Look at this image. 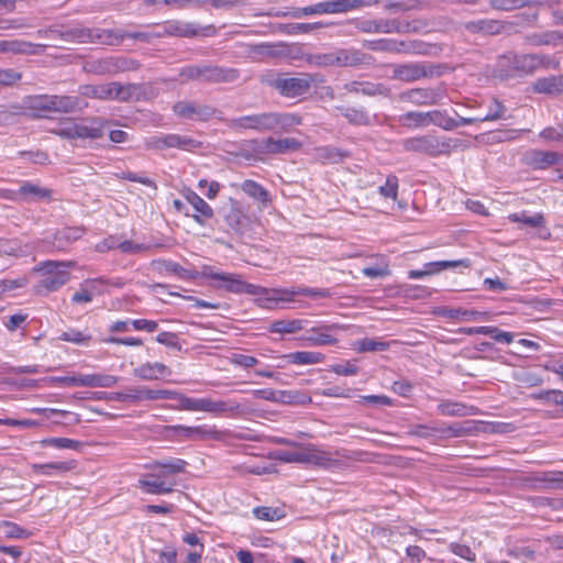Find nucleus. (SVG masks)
Masks as SVG:
<instances>
[{
	"label": "nucleus",
	"mask_w": 563,
	"mask_h": 563,
	"mask_svg": "<svg viewBox=\"0 0 563 563\" xmlns=\"http://www.w3.org/2000/svg\"><path fill=\"white\" fill-rule=\"evenodd\" d=\"M333 328V325H307V328L299 336H297V339L305 342V346L335 345L338 340L330 333Z\"/></svg>",
	"instance_id": "obj_18"
},
{
	"label": "nucleus",
	"mask_w": 563,
	"mask_h": 563,
	"mask_svg": "<svg viewBox=\"0 0 563 563\" xmlns=\"http://www.w3.org/2000/svg\"><path fill=\"white\" fill-rule=\"evenodd\" d=\"M169 429L181 439L202 441V440H216L223 441L227 438V431H220L214 426H172Z\"/></svg>",
	"instance_id": "obj_14"
},
{
	"label": "nucleus",
	"mask_w": 563,
	"mask_h": 563,
	"mask_svg": "<svg viewBox=\"0 0 563 563\" xmlns=\"http://www.w3.org/2000/svg\"><path fill=\"white\" fill-rule=\"evenodd\" d=\"M379 194L385 198L396 199L398 194V178L389 175L386 183L378 188Z\"/></svg>",
	"instance_id": "obj_64"
},
{
	"label": "nucleus",
	"mask_w": 563,
	"mask_h": 563,
	"mask_svg": "<svg viewBox=\"0 0 563 563\" xmlns=\"http://www.w3.org/2000/svg\"><path fill=\"white\" fill-rule=\"evenodd\" d=\"M468 333H483L490 335L497 342L511 343L514 342L515 334L510 332L500 331L494 327H478L468 329Z\"/></svg>",
	"instance_id": "obj_48"
},
{
	"label": "nucleus",
	"mask_w": 563,
	"mask_h": 563,
	"mask_svg": "<svg viewBox=\"0 0 563 563\" xmlns=\"http://www.w3.org/2000/svg\"><path fill=\"white\" fill-rule=\"evenodd\" d=\"M324 81V76L318 73H301L299 76L290 77L286 73L268 70L261 76L262 84L288 99L303 97L309 93L312 86Z\"/></svg>",
	"instance_id": "obj_3"
},
{
	"label": "nucleus",
	"mask_w": 563,
	"mask_h": 563,
	"mask_svg": "<svg viewBox=\"0 0 563 563\" xmlns=\"http://www.w3.org/2000/svg\"><path fill=\"white\" fill-rule=\"evenodd\" d=\"M73 262L45 261L35 269L43 273V278L37 285V292L42 290L52 292L58 290L69 280V273L60 267H73Z\"/></svg>",
	"instance_id": "obj_9"
},
{
	"label": "nucleus",
	"mask_w": 563,
	"mask_h": 563,
	"mask_svg": "<svg viewBox=\"0 0 563 563\" xmlns=\"http://www.w3.org/2000/svg\"><path fill=\"white\" fill-rule=\"evenodd\" d=\"M318 157L327 163H339L346 155L336 147L323 146L317 150Z\"/></svg>",
	"instance_id": "obj_57"
},
{
	"label": "nucleus",
	"mask_w": 563,
	"mask_h": 563,
	"mask_svg": "<svg viewBox=\"0 0 563 563\" xmlns=\"http://www.w3.org/2000/svg\"><path fill=\"white\" fill-rule=\"evenodd\" d=\"M397 341H382L376 339H363L357 343L358 352H375L393 349Z\"/></svg>",
	"instance_id": "obj_51"
},
{
	"label": "nucleus",
	"mask_w": 563,
	"mask_h": 563,
	"mask_svg": "<svg viewBox=\"0 0 563 563\" xmlns=\"http://www.w3.org/2000/svg\"><path fill=\"white\" fill-rule=\"evenodd\" d=\"M241 189L253 199L267 203L269 202V192L258 183L247 179L241 185Z\"/></svg>",
	"instance_id": "obj_47"
},
{
	"label": "nucleus",
	"mask_w": 563,
	"mask_h": 563,
	"mask_svg": "<svg viewBox=\"0 0 563 563\" xmlns=\"http://www.w3.org/2000/svg\"><path fill=\"white\" fill-rule=\"evenodd\" d=\"M435 313L443 318L460 321H487L489 319L488 312L475 309L439 307Z\"/></svg>",
	"instance_id": "obj_22"
},
{
	"label": "nucleus",
	"mask_w": 563,
	"mask_h": 563,
	"mask_svg": "<svg viewBox=\"0 0 563 563\" xmlns=\"http://www.w3.org/2000/svg\"><path fill=\"white\" fill-rule=\"evenodd\" d=\"M429 125H437L445 131H451L457 128L455 119L448 115L445 111L432 110L428 111Z\"/></svg>",
	"instance_id": "obj_45"
},
{
	"label": "nucleus",
	"mask_w": 563,
	"mask_h": 563,
	"mask_svg": "<svg viewBox=\"0 0 563 563\" xmlns=\"http://www.w3.org/2000/svg\"><path fill=\"white\" fill-rule=\"evenodd\" d=\"M243 219V212L239 208H232L224 217L225 223L234 232L242 230Z\"/></svg>",
	"instance_id": "obj_59"
},
{
	"label": "nucleus",
	"mask_w": 563,
	"mask_h": 563,
	"mask_svg": "<svg viewBox=\"0 0 563 563\" xmlns=\"http://www.w3.org/2000/svg\"><path fill=\"white\" fill-rule=\"evenodd\" d=\"M104 121L92 118L87 122H78V139L97 140L103 135Z\"/></svg>",
	"instance_id": "obj_37"
},
{
	"label": "nucleus",
	"mask_w": 563,
	"mask_h": 563,
	"mask_svg": "<svg viewBox=\"0 0 563 563\" xmlns=\"http://www.w3.org/2000/svg\"><path fill=\"white\" fill-rule=\"evenodd\" d=\"M434 66L429 63H406L393 65V78L405 82L417 81L434 75Z\"/></svg>",
	"instance_id": "obj_13"
},
{
	"label": "nucleus",
	"mask_w": 563,
	"mask_h": 563,
	"mask_svg": "<svg viewBox=\"0 0 563 563\" xmlns=\"http://www.w3.org/2000/svg\"><path fill=\"white\" fill-rule=\"evenodd\" d=\"M400 145L405 152L423 154L437 157L449 154L453 147L452 140L435 134H423L401 140Z\"/></svg>",
	"instance_id": "obj_8"
},
{
	"label": "nucleus",
	"mask_w": 563,
	"mask_h": 563,
	"mask_svg": "<svg viewBox=\"0 0 563 563\" xmlns=\"http://www.w3.org/2000/svg\"><path fill=\"white\" fill-rule=\"evenodd\" d=\"M300 124L299 115L278 111L252 113L227 121V125L236 132L252 130L258 133L289 132L294 126Z\"/></svg>",
	"instance_id": "obj_2"
},
{
	"label": "nucleus",
	"mask_w": 563,
	"mask_h": 563,
	"mask_svg": "<svg viewBox=\"0 0 563 563\" xmlns=\"http://www.w3.org/2000/svg\"><path fill=\"white\" fill-rule=\"evenodd\" d=\"M179 76L186 80H203L210 84L233 82L240 77L235 68L210 64L188 65L180 69Z\"/></svg>",
	"instance_id": "obj_7"
},
{
	"label": "nucleus",
	"mask_w": 563,
	"mask_h": 563,
	"mask_svg": "<svg viewBox=\"0 0 563 563\" xmlns=\"http://www.w3.org/2000/svg\"><path fill=\"white\" fill-rule=\"evenodd\" d=\"M33 44L19 40H0V53L29 54Z\"/></svg>",
	"instance_id": "obj_50"
},
{
	"label": "nucleus",
	"mask_w": 563,
	"mask_h": 563,
	"mask_svg": "<svg viewBox=\"0 0 563 563\" xmlns=\"http://www.w3.org/2000/svg\"><path fill=\"white\" fill-rule=\"evenodd\" d=\"M549 58L540 54H517L508 52L498 57L495 75L500 79H510L533 74L541 67H548Z\"/></svg>",
	"instance_id": "obj_4"
},
{
	"label": "nucleus",
	"mask_w": 563,
	"mask_h": 563,
	"mask_svg": "<svg viewBox=\"0 0 563 563\" xmlns=\"http://www.w3.org/2000/svg\"><path fill=\"white\" fill-rule=\"evenodd\" d=\"M176 409L188 411H203L214 416H234L244 410V407L232 399L213 400L211 398H190L185 395L179 396V404Z\"/></svg>",
	"instance_id": "obj_6"
},
{
	"label": "nucleus",
	"mask_w": 563,
	"mask_h": 563,
	"mask_svg": "<svg viewBox=\"0 0 563 563\" xmlns=\"http://www.w3.org/2000/svg\"><path fill=\"white\" fill-rule=\"evenodd\" d=\"M507 24L503 21L493 19H482L470 21L464 24V29L473 34L496 35L504 32Z\"/></svg>",
	"instance_id": "obj_24"
},
{
	"label": "nucleus",
	"mask_w": 563,
	"mask_h": 563,
	"mask_svg": "<svg viewBox=\"0 0 563 563\" xmlns=\"http://www.w3.org/2000/svg\"><path fill=\"white\" fill-rule=\"evenodd\" d=\"M302 146V143L295 137H285V139H273L267 137L261 141L252 140L250 141V147L258 154H286L290 152L299 151Z\"/></svg>",
	"instance_id": "obj_11"
},
{
	"label": "nucleus",
	"mask_w": 563,
	"mask_h": 563,
	"mask_svg": "<svg viewBox=\"0 0 563 563\" xmlns=\"http://www.w3.org/2000/svg\"><path fill=\"white\" fill-rule=\"evenodd\" d=\"M52 112L70 113L81 109L80 99L76 96L51 95Z\"/></svg>",
	"instance_id": "obj_35"
},
{
	"label": "nucleus",
	"mask_w": 563,
	"mask_h": 563,
	"mask_svg": "<svg viewBox=\"0 0 563 563\" xmlns=\"http://www.w3.org/2000/svg\"><path fill=\"white\" fill-rule=\"evenodd\" d=\"M80 96L98 100L112 99V82L100 85H81L78 88Z\"/></svg>",
	"instance_id": "obj_36"
},
{
	"label": "nucleus",
	"mask_w": 563,
	"mask_h": 563,
	"mask_svg": "<svg viewBox=\"0 0 563 563\" xmlns=\"http://www.w3.org/2000/svg\"><path fill=\"white\" fill-rule=\"evenodd\" d=\"M161 37L164 36H180V37H194L198 35L199 30L195 23L181 22L177 20L167 21L159 26Z\"/></svg>",
	"instance_id": "obj_23"
},
{
	"label": "nucleus",
	"mask_w": 563,
	"mask_h": 563,
	"mask_svg": "<svg viewBox=\"0 0 563 563\" xmlns=\"http://www.w3.org/2000/svg\"><path fill=\"white\" fill-rule=\"evenodd\" d=\"M34 473L43 474V475H53V474H62L66 473L75 467L74 461H59V462H51L44 464H32L31 465Z\"/></svg>",
	"instance_id": "obj_40"
},
{
	"label": "nucleus",
	"mask_w": 563,
	"mask_h": 563,
	"mask_svg": "<svg viewBox=\"0 0 563 563\" xmlns=\"http://www.w3.org/2000/svg\"><path fill=\"white\" fill-rule=\"evenodd\" d=\"M154 264L157 265L159 269L175 274L181 278L190 277L189 272L176 262L158 260L155 261Z\"/></svg>",
	"instance_id": "obj_58"
},
{
	"label": "nucleus",
	"mask_w": 563,
	"mask_h": 563,
	"mask_svg": "<svg viewBox=\"0 0 563 563\" xmlns=\"http://www.w3.org/2000/svg\"><path fill=\"white\" fill-rule=\"evenodd\" d=\"M183 196L192 206L195 213L191 217L198 224L203 225L207 220L213 217L214 212L211 206L197 192L187 188L183 191Z\"/></svg>",
	"instance_id": "obj_21"
},
{
	"label": "nucleus",
	"mask_w": 563,
	"mask_h": 563,
	"mask_svg": "<svg viewBox=\"0 0 563 563\" xmlns=\"http://www.w3.org/2000/svg\"><path fill=\"white\" fill-rule=\"evenodd\" d=\"M310 324L311 322L307 319L285 318L272 321L268 324L267 330L273 334H278L280 339H285L289 335H296L297 338L302 333L307 325Z\"/></svg>",
	"instance_id": "obj_19"
},
{
	"label": "nucleus",
	"mask_w": 563,
	"mask_h": 563,
	"mask_svg": "<svg viewBox=\"0 0 563 563\" xmlns=\"http://www.w3.org/2000/svg\"><path fill=\"white\" fill-rule=\"evenodd\" d=\"M141 88L136 84H120L112 81V99L120 102H129L139 99Z\"/></svg>",
	"instance_id": "obj_33"
},
{
	"label": "nucleus",
	"mask_w": 563,
	"mask_h": 563,
	"mask_svg": "<svg viewBox=\"0 0 563 563\" xmlns=\"http://www.w3.org/2000/svg\"><path fill=\"white\" fill-rule=\"evenodd\" d=\"M143 400H158V399H177L181 394L175 390L167 389H150L147 387H141Z\"/></svg>",
	"instance_id": "obj_53"
},
{
	"label": "nucleus",
	"mask_w": 563,
	"mask_h": 563,
	"mask_svg": "<svg viewBox=\"0 0 563 563\" xmlns=\"http://www.w3.org/2000/svg\"><path fill=\"white\" fill-rule=\"evenodd\" d=\"M307 463H313L323 467H331L335 461L325 452L312 451L307 452Z\"/></svg>",
	"instance_id": "obj_62"
},
{
	"label": "nucleus",
	"mask_w": 563,
	"mask_h": 563,
	"mask_svg": "<svg viewBox=\"0 0 563 563\" xmlns=\"http://www.w3.org/2000/svg\"><path fill=\"white\" fill-rule=\"evenodd\" d=\"M0 527L4 536L10 539H27L32 536V532L11 521H2Z\"/></svg>",
	"instance_id": "obj_55"
},
{
	"label": "nucleus",
	"mask_w": 563,
	"mask_h": 563,
	"mask_svg": "<svg viewBox=\"0 0 563 563\" xmlns=\"http://www.w3.org/2000/svg\"><path fill=\"white\" fill-rule=\"evenodd\" d=\"M478 430L477 423L472 420L464 422H453L451 424H443L440 428L433 427L432 431L441 433L444 437H465L476 433Z\"/></svg>",
	"instance_id": "obj_26"
},
{
	"label": "nucleus",
	"mask_w": 563,
	"mask_h": 563,
	"mask_svg": "<svg viewBox=\"0 0 563 563\" xmlns=\"http://www.w3.org/2000/svg\"><path fill=\"white\" fill-rule=\"evenodd\" d=\"M118 382V377L112 375L91 374L86 375V387H111Z\"/></svg>",
	"instance_id": "obj_54"
},
{
	"label": "nucleus",
	"mask_w": 563,
	"mask_h": 563,
	"mask_svg": "<svg viewBox=\"0 0 563 563\" xmlns=\"http://www.w3.org/2000/svg\"><path fill=\"white\" fill-rule=\"evenodd\" d=\"M253 514L255 518L266 521H275L284 516L279 508L273 507H256L254 508Z\"/></svg>",
	"instance_id": "obj_60"
},
{
	"label": "nucleus",
	"mask_w": 563,
	"mask_h": 563,
	"mask_svg": "<svg viewBox=\"0 0 563 563\" xmlns=\"http://www.w3.org/2000/svg\"><path fill=\"white\" fill-rule=\"evenodd\" d=\"M360 30L365 33H407L410 31V24L387 19L365 20L360 23Z\"/></svg>",
	"instance_id": "obj_20"
},
{
	"label": "nucleus",
	"mask_w": 563,
	"mask_h": 563,
	"mask_svg": "<svg viewBox=\"0 0 563 563\" xmlns=\"http://www.w3.org/2000/svg\"><path fill=\"white\" fill-rule=\"evenodd\" d=\"M438 411L442 416L465 417L476 415L478 409L474 406H468L457 401L442 400L438 405Z\"/></svg>",
	"instance_id": "obj_27"
},
{
	"label": "nucleus",
	"mask_w": 563,
	"mask_h": 563,
	"mask_svg": "<svg viewBox=\"0 0 563 563\" xmlns=\"http://www.w3.org/2000/svg\"><path fill=\"white\" fill-rule=\"evenodd\" d=\"M170 374V369L162 363H146L134 368V375L144 380L161 379Z\"/></svg>",
	"instance_id": "obj_30"
},
{
	"label": "nucleus",
	"mask_w": 563,
	"mask_h": 563,
	"mask_svg": "<svg viewBox=\"0 0 563 563\" xmlns=\"http://www.w3.org/2000/svg\"><path fill=\"white\" fill-rule=\"evenodd\" d=\"M140 63L132 58L110 56L88 63V70L96 75H117L119 73L134 71Z\"/></svg>",
	"instance_id": "obj_10"
},
{
	"label": "nucleus",
	"mask_w": 563,
	"mask_h": 563,
	"mask_svg": "<svg viewBox=\"0 0 563 563\" xmlns=\"http://www.w3.org/2000/svg\"><path fill=\"white\" fill-rule=\"evenodd\" d=\"M201 276L221 282L216 286L217 288L225 289L232 294L255 296V302L261 308L274 309L279 302H290L294 299V292L289 288H265L243 280L241 275L216 272L210 266L202 268Z\"/></svg>",
	"instance_id": "obj_1"
},
{
	"label": "nucleus",
	"mask_w": 563,
	"mask_h": 563,
	"mask_svg": "<svg viewBox=\"0 0 563 563\" xmlns=\"http://www.w3.org/2000/svg\"><path fill=\"white\" fill-rule=\"evenodd\" d=\"M527 41L534 46L556 45L561 43V32L545 31L542 33H533L527 36Z\"/></svg>",
	"instance_id": "obj_46"
},
{
	"label": "nucleus",
	"mask_w": 563,
	"mask_h": 563,
	"mask_svg": "<svg viewBox=\"0 0 563 563\" xmlns=\"http://www.w3.org/2000/svg\"><path fill=\"white\" fill-rule=\"evenodd\" d=\"M506 111L505 106L498 100L493 99L488 106V112L485 117L479 118L481 122L484 121H495L501 119Z\"/></svg>",
	"instance_id": "obj_63"
},
{
	"label": "nucleus",
	"mask_w": 563,
	"mask_h": 563,
	"mask_svg": "<svg viewBox=\"0 0 563 563\" xmlns=\"http://www.w3.org/2000/svg\"><path fill=\"white\" fill-rule=\"evenodd\" d=\"M560 162L556 152L534 150L529 153V164L536 169H545Z\"/></svg>",
	"instance_id": "obj_34"
},
{
	"label": "nucleus",
	"mask_w": 563,
	"mask_h": 563,
	"mask_svg": "<svg viewBox=\"0 0 563 563\" xmlns=\"http://www.w3.org/2000/svg\"><path fill=\"white\" fill-rule=\"evenodd\" d=\"M60 340L71 342L79 345H88L90 341V335L86 334L85 332L70 329L68 331H65L59 336Z\"/></svg>",
	"instance_id": "obj_61"
},
{
	"label": "nucleus",
	"mask_w": 563,
	"mask_h": 563,
	"mask_svg": "<svg viewBox=\"0 0 563 563\" xmlns=\"http://www.w3.org/2000/svg\"><path fill=\"white\" fill-rule=\"evenodd\" d=\"M531 89L536 93L561 95L563 93V75H551L536 79Z\"/></svg>",
	"instance_id": "obj_25"
},
{
	"label": "nucleus",
	"mask_w": 563,
	"mask_h": 563,
	"mask_svg": "<svg viewBox=\"0 0 563 563\" xmlns=\"http://www.w3.org/2000/svg\"><path fill=\"white\" fill-rule=\"evenodd\" d=\"M91 43L102 45H119L125 37L126 32L120 29H92Z\"/></svg>",
	"instance_id": "obj_28"
},
{
	"label": "nucleus",
	"mask_w": 563,
	"mask_h": 563,
	"mask_svg": "<svg viewBox=\"0 0 563 563\" xmlns=\"http://www.w3.org/2000/svg\"><path fill=\"white\" fill-rule=\"evenodd\" d=\"M540 0H489V5L499 11H512L521 8H531Z\"/></svg>",
	"instance_id": "obj_44"
},
{
	"label": "nucleus",
	"mask_w": 563,
	"mask_h": 563,
	"mask_svg": "<svg viewBox=\"0 0 563 563\" xmlns=\"http://www.w3.org/2000/svg\"><path fill=\"white\" fill-rule=\"evenodd\" d=\"M371 57L358 49L339 48L328 53L308 55L306 60L314 67H356L367 63Z\"/></svg>",
	"instance_id": "obj_5"
},
{
	"label": "nucleus",
	"mask_w": 563,
	"mask_h": 563,
	"mask_svg": "<svg viewBox=\"0 0 563 563\" xmlns=\"http://www.w3.org/2000/svg\"><path fill=\"white\" fill-rule=\"evenodd\" d=\"M26 104L34 112L35 117H46V113L52 112L51 95L30 97Z\"/></svg>",
	"instance_id": "obj_43"
},
{
	"label": "nucleus",
	"mask_w": 563,
	"mask_h": 563,
	"mask_svg": "<svg viewBox=\"0 0 563 563\" xmlns=\"http://www.w3.org/2000/svg\"><path fill=\"white\" fill-rule=\"evenodd\" d=\"M444 98L442 87L412 88L399 95V100L411 104L423 107L438 104Z\"/></svg>",
	"instance_id": "obj_15"
},
{
	"label": "nucleus",
	"mask_w": 563,
	"mask_h": 563,
	"mask_svg": "<svg viewBox=\"0 0 563 563\" xmlns=\"http://www.w3.org/2000/svg\"><path fill=\"white\" fill-rule=\"evenodd\" d=\"M0 252L12 256H26L31 253V249L23 246L19 240H0Z\"/></svg>",
	"instance_id": "obj_49"
},
{
	"label": "nucleus",
	"mask_w": 563,
	"mask_h": 563,
	"mask_svg": "<svg viewBox=\"0 0 563 563\" xmlns=\"http://www.w3.org/2000/svg\"><path fill=\"white\" fill-rule=\"evenodd\" d=\"M335 110L339 111L340 114L343 115L351 124H354V125L371 124V117L364 108L339 106V107H335Z\"/></svg>",
	"instance_id": "obj_38"
},
{
	"label": "nucleus",
	"mask_w": 563,
	"mask_h": 563,
	"mask_svg": "<svg viewBox=\"0 0 563 563\" xmlns=\"http://www.w3.org/2000/svg\"><path fill=\"white\" fill-rule=\"evenodd\" d=\"M428 111H409L401 114L399 123L407 129H422L429 126Z\"/></svg>",
	"instance_id": "obj_41"
},
{
	"label": "nucleus",
	"mask_w": 563,
	"mask_h": 563,
	"mask_svg": "<svg viewBox=\"0 0 563 563\" xmlns=\"http://www.w3.org/2000/svg\"><path fill=\"white\" fill-rule=\"evenodd\" d=\"M103 277H98L93 279H87L81 285L78 291H76L71 301L74 303H88L92 300L93 295L101 294V289L98 287V283L102 282Z\"/></svg>",
	"instance_id": "obj_32"
},
{
	"label": "nucleus",
	"mask_w": 563,
	"mask_h": 563,
	"mask_svg": "<svg viewBox=\"0 0 563 563\" xmlns=\"http://www.w3.org/2000/svg\"><path fill=\"white\" fill-rule=\"evenodd\" d=\"M173 484L167 485L157 474H150L139 479V487L152 495H166L173 492Z\"/></svg>",
	"instance_id": "obj_29"
},
{
	"label": "nucleus",
	"mask_w": 563,
	"mask_h": 563,
	"mask_svg": "<svg viewBox=\"0 0 563 563\" xmlns=\"http://www.w3.org/2000/svg\"><path fill=\"white\" fill-rule=\"evenodd\" d=\"M508 219L510 222L517 223H523L531 228H540L543 227L545 223L544 217L542 213H536L534 216H527L525 212L522 213H510L508 216Z\"/></svg>",
	"instance_id": "obj_52"
},
{
	"label": "nucleus",
	"mask_w": 563,
	"mask_h": 563,
	"mask_svg": "<svg viewBox=\"0 0 563 563\" xmlns=\"http://www.w3.org/2000/svg\"><path fill=\"white\" fill-rule=\"evenodd\" d=\"M330 3H317L314 5H309L305 8H296L291 12V16L295 19H300L302 16H309L320 13L329 12Z\"/></svg>",
	"instance_id": "obj_56"
},
{
	"label": "nucleus",
	"mask_w": 563,
	"mask_h": 563,
	"mask_svg": "<svg viewBox=\"0 0 563 563\" xmlns=\"http://www.w3.org/2000/svg\"><path fill=\"white\" fill-rule=\"evenodd\" d=\"M52 196V189L31 181H23L18 190L3 194L4 198L20 202H36L40 200L49 201Z\"/></svg>",
	"instance_id": "obj_16"
},
{
	"label": "nucleus",
	"mask_w": 563,
	"mask_h": 563,
	"mask_svg": "<svg viewBox=\"0 0 563 563\" xmlns=\"http://www.w3.org/2000/svg\"><path fill=\"white\" fill-rule=\"evenodd\" d=\"M84 230L80 228H65L54 234L53 241H37L36 245H34L32 250L47 253L54 251H65L71 243L79 240Z\"/></svg>",
	"instance_id": "obj_12"
},
{
	"label": "nucleus",
	"mask_w": 563,
	"mask_h": 563,
	"mask_svg": "<svg viewBox=\"0 0 563 563\" xmlns=\"http://www.w3.org/2000/svg\"><path fill=\"white\" fill-rule=\"evenodd\" d=\"M62 38L70 43H91L92 29L85 26L64 27L59 32Z\"/></svg>",
	"instance_id": "obj_39"
},
{
	"label": "nucleus",
	"mask_w": 563,
	"mask_h": 563,
	"mask_svg": "<svg viewBox=\"0 0 563 563\" xmlns=\"http://www.w3.org/2000/svg\"><path fill=\"white\" fill-rule=\"evenodd\" d=\"M187 466V462L181 459H168L156 461L151 465L152 470H157V475L161 478H166L169 475L178 474L185 472Z\"/></svg>",
	"instance_id": "obj_31"
},
{
	"label": "nucleus",
	"mask_w": 563,
	"mask_h": 563,
	"mask_svg": "<svg viewBox=\"0 0 563 563\" xmlns=\"http://www.w3.org/2000/svg\"><path fill=\"white\" fill-rule=\"evenodd\" d=\"M172 109L178 118L187 120L207 121L216 113L211 106L194 101H177Z\"/></svg>",
	"instance_id": "obj_17"
},
{
	"label": "nucleus",
	"mask_w": 563,
	"mask_h": 563,
	"mask_svg": "<svg viewBox=\"0 0 563 563\" xmlns=\"http://www.w3.org/2000/svg\"><path fill=\"white\" fill-rule=\"evenodd\" d=\"M168 148H179L183 151H194L201 146V143L190 136L175 133L167 134Z\"/></svg>",
	"instance_id": "obj_42"
}]
</instances>
